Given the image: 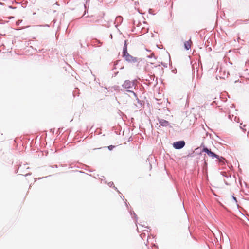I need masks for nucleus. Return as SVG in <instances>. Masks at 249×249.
I'll return each instance as SVG.
<instances>
[{"label": "nucleus", "instance_id": "f257e3e1", "mask_svg": "<svg viewBox=\"0 0 249 249\" xmlns=\"http://www.w3.org/2000/svg\"><path fill=\"white\" fill-rule=\"evenodd\" d=\"M201 147H203V148L202 150V152H206L210 157L212 158H219V156L215 154L213 152H212L210 150L205 147L203 143H202L201 145Z\"/></svg>", "mask_w": 249, "mask_h": 249}, {"label": "nucleus", "instance_id": "f03ea898", "mask_svg": "<svg viewBox=\"0 0 249 249\" xmlns=\"http://www.w3.org/2000/svg\"><path fill=\"white\" fill-rule=\"evenodd\" d=\"M123 57L125 58V60L129 62L135 63L137 61V58L133 57L130 55L128 52L126 53L123 54Z\"/></svg>", "mask_w": 249, "mask_h": 249}, {"label": "nucleus", "instance_id": "7ed1b4c3", "mask_svg": "<svg viewBox=\"0 0 249 249\" xmlns=\"http://www.w3.org/2000/svg\"><path fill=\"white\" fill-rule=\"evenodd\" d=\"M135 85V81H129V80H125L122 86L123 88L125 89H132Z\"/></svg>", "mask_w": 249, "mask_h": 249}, {"label": "nucleus", "instance_id": "20e7f679", "mask_svg": "<svg viewBox=\"0 0 249 249\" xmlns=\"http://www.w3.org/2000/svg\"><path fill=\"white\" fill-rule=\"evenodd\" d=\"M185 144V142L184 141H179L174 142L173 147L176 149H180L183 148Z\"/></svg>", "mask_w": 249, "mask_h": 249}, {"label": "nucleus", "instance_id": "39448f33", "mask_svg": "<svg viewBox=\"0 0 249 249\" xmlns=\"http://www.w3.org/2000/svg\"><path fill=\"white\" fill-rule=\"evenodd\" d=\"M159 124L162 126H167L169 125V122L164 119H159Z\"/></svg>", "mask_w": 249, "mask_h": 249}, {"label": "nucleus", "instance_id": "423d86ee", "mask_svg": "<svg viewBox=\"0 0 249 249\" xmlns=\"http://www.w3.org/2000/svg\"><path fill=\"white\" fill-rule=\"evenodd\" d=\"M191 40L184 42V46L186 50H188L191 48Z\"/></svg>", "mask_w": 249, "mask_h": 249}, {"label": "nucleus", "instance_id": "0eeeda50", "mask_svg": "<svg viewBox=\"0 0 249 249\" xmlns=\"http://www.w3.org/2000/svg\"><path fill=\"white\" fill-rule=\"evenodd\" d=\"M122 21H123V18L121 16H118L116 18L115 23H116V22H117V24H118L119 23H121L122 22ZM117 25H116V26Z\"/></svg>", "mask_w": 249, "mask_h": 249}, {"label": "nucleus", "instance_id": "6e6552de", "mask_svg": "<svg viewBox=\"0 0 249 249\" xmlns=\"http://www.w3.org/2000/svg\"><path fill=\"white\" fill-rule=\"evenodd\" d=\"M127 53V44L126 41H125V43L123 47V53Z\"/></svg>", "mask_w": 249, "mask_h": 249}, {"label": "nucleus", "instance_id": "1a4fd4ad", "mask_svg": "<svg viewBox=\"0 0 249 249\" xmlns=\"http://www.w3.org/2000/svg\"><path fill=\"white\" fill-rule=\"evenodd\" d=\"M216 159H217L219 160V162L220 163H221L222 164H224L225 163V159L224 158H223L222 157H220L219 156V158H216Z\"/></svg>", "mask_w": 249, "mask_h": 249}, {"label": "nucleus", "instance_id": "9d476101", "mask_svg": "<svg viewBox=\"0 0 249 249\" xmlns=\"http://www.w3.org/2000/svg\"><path fill=\"white\" fill-rule=\"evenodd\" d=\"M127 91L128 92H130L132 93H133V94L134 95V96L135 97H137L136 94L134 92H133V91H131V90H127Z\"/></svg>", "mask_w": 249, "mask_h": 249}, {"label": "nucleus", "instance_id": "9b49d317", "mask_svg": "<svg viewBox=\"0 0 249 249\" xmlns=\"http://www.w3.org/2000/svg\"><path fill=\"white\" fill-rule=\"evenodd\" d=\"M114 147V146L113 145H110L108 147V148L109 150H112L113 148Z\"/></svg>", "mask_w": 249, "mask_h": 249}, {"label": "nucleus", "instance_id": "f8f14e48", "mask_svg": "<svg viewBox=\"0 0 249 249\" xmlns=\"http://www.w3.org/2000/svg\"><path fill=\"white\" fill-rule=\"evenodd\" d=\"M113 184H114L112 182L108 183V185L110 187H112L113 185Z\"/></svg>", "mask_w": 249, "mask_h": 249}, {"label": "nucleus", "instance_id": "ddd939ff", "mask_svg": "<svg viewBox=\"0 0 249 249\" xmlns=\"http://www.w3.org/2000/svg\"><path fill=\"white\" fill-rule=\"evenodd\" d=\"M21 22H22V20H18L16 22V23L17 25H19Z\"/></svg>", "mask_w": 249, "mask_h": 249}, {"label": "nucleus", "instance_id": "4468645a", "mask_svg": "<svg viewBox=\"0 0 249 249\" xmlns=\"http://www.w3.org/2000/svg\"><path fill=\"white\" fill-rule=\"evenodd\" d=\"M232 198L233 199V200L235 201V203H237V200H236V198L233 196H232Z\"/></svg>", "mask_w": 249, "mask_h": 249}, {"label": "nucleus", "instance_id": "2eb2a0df", "mask_svg": "<svg viewBox=\"0 0 249 249\" xmlns=\"http://www.w3.org/2000/svg\"><path fill=\"white\" fill-rule=\"evenodd\" d=\"M239 120V118L237 119V120H236V117H235V121L238 122V120Z\"/></svg>", "mask_w": 249, "mask_h": 249}, {"label": "nucleus", "instance_id": "dca6fc26", "mask_svg": "<svg viewBox=\"0 0 249 249\" xmlns=\"http://www.w3.org/2000/svg\"><path fill=\"white\" fill-rule=\"evenodd\" d=\"M134 216H135V217H136V215L135 213H134Z\"/></svg>", "mask_w": 249, "mask_h": 249}]
</instances>
